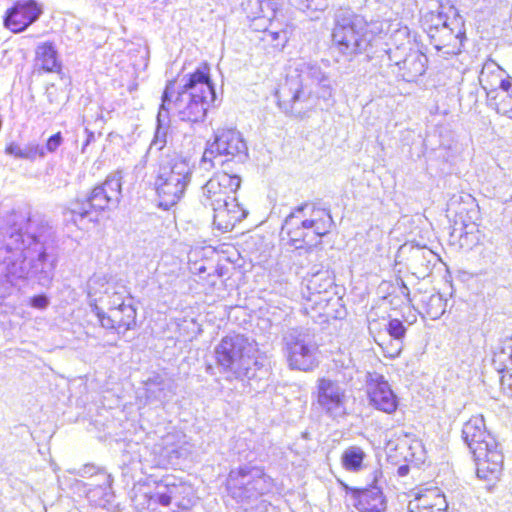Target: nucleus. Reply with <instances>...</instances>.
<instances>
[{
  "mask_svg": "<svg viewBox=\"0 0 512 512\" xmlns=\"http://www.w3.org/2000/svg\"><path fill=\"white\" fill-rule=\"evenodd\" d=\"M295 74H289L276 92L281 110L289 115L302 117L313 109L319 99H332L334 89L330 78L317 64L300 61Z\"/></svg>",
  "mask_w": 512,
  "mask_h": 512,
  "instance_id": "2",
  "label": "nucleus"
},
{
  "mask_svg": "<svg viewBox=\"0 0 512 512\" xmlns=\"http://www.w3.org/2000/svg\"><path fill=\"white\" fill-rule=\"evenodd\" d=\"M506 72L492 59L484 62L479 74V83L485 90L487 101L490 107H494L493 102L500 100L502 92H512V79Z\"/></svg>",
  "mask_w": 512,
  "mask_h": 512,
  "instance_id": "19",
  "label": "nucleus"
},
{
  "mask_svg": "<svg viewBox=\"0 0 512 512\" xmlns=\"http://www.w3.org/2000/svg\"><path fill=\"white\" fill-rule=\"evenodd\" d=\"M170 114L161 106L157 114V128L150 149L162 150L167 144Z\"/></svg>",
  "mask_w": 512,
  "mask_h": 512,
  "instance_id": "32",
  "label": "nucleus"
},
{
  "mask_svg": "<svg viewBox=\"0 0 512 512\" xmlns=\"http://www.w3.org/2000/svg\"><path fill=\"white\" fill-rule=\"evenodd\" d=\"M317 404L328 417L337 419L346 415V389L329 378H320L316 384Z\"/></svg>",
  "mask_w": 512,
  "mask_h": 512,
  "instance_id": "15",
  "label": "nucleus"
},
{
  "mask_svg": "<svg viewBox=\"0 0 512 512\" xmlns=\"http://www.w3.org/2000/svg\"><path fill=\"white\" fill-rule=\"evenodd\" d=\"M52 228L38 215L15 216L0 232V266L7 281L28 277L48 287L55 275L58 257L52 251Z\"/></svg>",
  "mask_w": 512,
  "mask_h": 512,
  "instance_id": "1",
  "label": "nucleus"
},
{
  "mask_svg": "<svg viewBox=\"0 0 512 512\" xmlns=\"http://www.w3.org/2000/svg\"><path fill=\"white\" fill-rule=\"evenodd\" d=\"M409 50H413L411 43L408 40L406 44H401L395 48H389L384 51V56L387 60V65L392 67V70H398L399 66L402 65L405 56L409 53Z\"/></svg>",
  "mask_w": 512,
  "mask_h": 512,
  "instance_id": "34",
  "label": "nucleus"
},
{
  "mask_svg": "<svg viewBox=\"0 0 512 512\" xmlns=\"http://www.w3.org/2000/svg\"><path fill=\"white\" fill-rule=\"evenodd\" d=\"M446 303L440 294H434L429 297L427 303V314L431 319H438L445 312Z\"/></svg>",
  "mask_w": 512,
  "mask_h": 512,
  "instance_id": "36",
  "label": "nucleus"
},
{
  "mask_svg": "<svg viewBox=\"0 0 512 512\" xmlns=\"http://www.w3.org/2000/svg\"><path fill=\"white\" fill-rule=\"evenodd\" d=\"M182 85L175 90V81H168L161 97V107L173 112L181 121L199 123L206 118L210 105L216 99L208 69H196L183 76Z\"/></svg>",
  "mask_w": 512,
  "mask_h": 512,
  "instance_id": "4",
  "label": "nucleus"
},
{
  "mask_svg": "<svg viewBox=\"0 0 512 512\" xmlns=\"http://www.w3.org/2000/svg\"><path fill=\"white\" fill-rule=\"evenodd\" d=\"M43 13L36 0H17L4 16V26L13 33H21L35 23Z\"/></svg>",
  "mask_w": 512,
  "mask_h": 512,
  "instance_id": "20",
  "label": "nucleus"
},
{
  "mask_svg": "<svg viewBox=\"0 0 512 512\" xmlns=\"http://www.w3.org/2000/svg\"><path fill=\"white\" fill-rule=\"evenodd\" d=\"M242 5L253 30H261L265 23L279 13V3L276 0H245Z\"/></svg>",
  "mask_w": 512,
  "mask_h": 512,
  "instance_id": "22",
  "label": "nucleus"
},
{
  "mask_svg": "<svg viewBox=\"0 0 512 512\" xmlns=\"http://www.w3.org/2000/svg\"><path fill=\"white\" fill-rule=\"evenodd\" d=\"M121 181V172L112 173L101 185L96 186L86 199L77 200L71 209L73 220L76 222V217H79L81 220L88 218L89 221H94L96 212L117 205L121 196Z\"/></svg>",
  "mask_w": 512,
  "mask_h": 512,
  "instance_id": "11",
  "label": "nucleus"
},
{
  "mask_svg": "<svg viewBox=\"0 0 512 512\" xmlns=\"http://www.w3.org/2000/svg\"><path fill=\"white\" fill-rule=\"evenodd\" d=\"M211 208L213 210V224L223 232L232 230L236 223L247 215V211L237 203L236 198H231L230 202Z\"/></svg>",
  "mask_w": 512,
  "mask_h": 512,
  "instance_id": "24",
  "label": "nucleus"
},
{
  "mask_svg": "<svg viewBox=\"0 0 512 512\" xmlns=\"http://www.w3.org/2000/svg\"><path fill=\"white\" fill-rule=\"evenodd\" d=\"M477 231V225L474 222L466 223L465 221H461L459 223L458 221H455L451 235L453 237H458L460 240H467L469 236H473Z\"/></svg>",
  "mask_w": 512,
  "mask_h": 512,
  "instance_id": "37",
  "label": "nucleus"
},
{
  "mask_svg": "<svg viewBox=\"0 0 512 512\" xmlns=\"http://www.w3.org/2000/svg\"><path fill=\"white\" fill-rule=\"evenodd\" d=\"M312 8H306L307 10H324L327 6L325 0H310Z\"/></svg>",
  "mask_w": 512,
  "mask_h": 512,
  "instance_id": "49",
  "label": "nucleus"
},
{
  "mask_svg": "<svg viewBox=\"0 0 512 512\" xmlns=\"http://www.w3.org/2000/svg\"><path fill=\"white\" fill-rule=\"evenodd\" d=\"M398 34L399 35H403V36H407L408 32H407V28H405L404 30H399L398 31Z\"/></svg>",
  "mask_w": 512,
  "mask_h": 512,
  "instance_id": "52",
  "label": "nucleus"
},
{
  "mask_svg": "<svg viewBox=\"0 0 512 512\" xmlns=\"http://www.w3.org/2000/svg\"><path fill=\"white\" fill-rule=\"evenodd\" d=\"M366 452L359 446L352 445L347 447L341 454L342 467L351 473H359L366 467Z\"/></svg>",
  "mask_w": 512,
  "mask_h": 512,
  "instance_id": "30",
  "label": "nucleus"
},
{
  "mask_svg": "<svg viewBox=\"0 0 512 512\" xmlns=\"http://www.w3.org/2000/svg\"><path fill=\"white\" fill-rule=\"evenodd\" d=\"M289 1L300 10H305L306 8H312V4H311L310 0H289Z\"/></svg>",
  "mask_w": 512,
  "mask_h": 512,
  "instance_id": "47",
  "label": "nucleus"
},
{
  "mask_svg": "<svg viewBox=\"0 0 512 512\" xmlns=\"http://www.w3.org/2000/svg\"><path fill=\"white\" fill-rule=\"evenodd\" d=\"M146 392L149 397L154 396L155 398H160V392L164 387V379L160 375H154L147 379L146 383Z\"/></svg>",
  "mask_w": 512,
  "mask_h": 512,
  "instance_id": "40",
  "label": "nucleus"
},
{
  "mask_svg": "<svg viewBox=\"0 0 512 512\" xmlns=\"http://www.w3.org/2000/svg\"><path fill=\"white\" fill-rule=\"evenodd\" d=\"M30 305L36 309H45L49 305V298L45 294L35 295L30 299Z\"/></svg>",
  "mask_w": 512,
  "mask_h": 512,
  "instance_id": "45",
  "label": "nucleus"
},
{
  "mask_svg": "<svg viewBox=\"0 0 512 512\" xmlns=\"http://www.w3.org/2000/svg\"><path fill=\"white\" fill-rule=\"evenodd\" d=\"M241 179L237 175H230L226 172L216 173L202 187L201 202L204 206L214 207L230 202L237 189L240 187Z\"/></svg>",
  "mask_w": 512,
  "mask_h": 512,
  "instance_id": "17",
  "label": "nucleus"
},
{
  "mask_svg": "<svg viewBox=\"0 0 512 512\" xmlns=\"http://www.w3.org/2000/svg\"><path fill=\"white\" fill-rule=\"evenodd\" d=\"M368 403L374 409L393 414L399 406V398L385 377L378 373H369L366 380Z\"/></svg>",
  "mask_w": 512,
  "mask_h": 512,
  "instance_id": "18",
  "label": "nucleus"
},
{
  "mask_svg": "<svg viewBox=\"0 0 512 512\" xmlns=\"http://www.w3.org/2000/svg\"><path fill=\"white\" fill-rule=\"evenodd\" d=\"M333 225L330 212L314 204H303L295 208L284 220L282 236L296 249L312 247L320 243Z\"/></svg>",
  "mask_w": 512,
  "mask_h": 512,
  "instance_id": "7",
  "label": "nucleus"
},
{
  "mask_svg": "<svg viewBox=\"0 0 512 512\" xmlns=\"http://www.w3.org/2000/svg\"><path fill=\"white\" fill-rule=\"evenodd\" d=\"M36 63L45 72H60L61 62L52 42H44L37 46Z\"/></svg>",
  "mask_w": 512,
  "mask_h": 512,
  "instance_id": "29",
  "label": "nucleus"
},
{
  "mask_svg": "<svg viewBox=\"0 0 512 512\" xmlns=\"http://www.w3.org/2000/svg\"><path fill=\"white\" fill-rule=\"evenodd\" d=\"M183 435L180 433H168L162 440L160 447V455L163 461L159 464L172 463L173 460L183 457L187 453V449L183 446L185 444L182 439Z\"/></svg>",
  "mask_w": 512,
  "mask_h": 512,
  "instance_id": "28",
  "label": "nucleus"
},
{
  "mask_svg": "<svg viewBox=\"0 0 512 512\" xmlns=\"http://www.w3.org/2000/svg\"><path fill=\"white\" fill-rule=\"evenodd\" d=\"M450 17L444 12V7L439 5L435 10H430L422 16V26L427 34L444 27L451 22Z\"/></svg>",
  "mask_w": 512,
  "mask_h": 512,
  "instance_id": "33",
  "label": "nucleus"
},
{
  "mask_svg": "<svg viewBox=\"0 0 512 512\" xmlns=\"http://www.w3.org/2000/svg\"><path fill=\"white\" fill-rule=\"evenodd\" d=\"M63 137L61 132H57L54 135L50 136L46 142V145L43 146L45 148V154L47 152L54 153L62 144Z\"/></svg>",
  "mask_w": 512,
  "mask_h": 512,
  "instance_id": "43",
  "label": "nucleus"
},
{
  "mask_svg": "<svg viewBox=\"0 0 512 512\" xmlns=\"http://www.w3.org/2000/svg\"><path fill=\"white\" fill-rule=\"evenodd\" d=\"M84 133L86 135V139L82 145L81 152L86 153L88 146L95 141V134L94 132L90 131L89 129H85Z\"/></svg>",
  "mask_w": 512,
  "mask_h": 512,
  "instance_id": "46",
  "label": "nucleus"
},
{
  "mask_svg": "<svg viewBox=\"0 0 512 512\" xmlns=\"http://www.w3.org/2000/svg\"><path fill=\"white\" fill-rule=\"evenodd\" d=\"M405 472H406V467L401 466V467L399 468V474H400V475H404V474H405Z\"/></svg>",
  "mask_w": 512,
  "mask_h": 512,
  "instance_id": "53",
  "label": "nucleus"
},
{
  "mask_svg": "<svg viewBox=\"0 0 512 512\" xmlns=\"http://www.w3.org/2000/svg\"><path fill=\"white\" fill-rule=\"evenodd\" d=\"M386 330L391 338L403 342L406 334V328L399 319H391L386 325Z\"/></svg>",
  "mask_w": 512,
  "mask_h": 512,
  "instance_id": "39",
  "label": "nucleus"
},
{
  "mask_svg": "<svg viewBox=\"0 0 512 512\" xmlns=\"http://www.w3.org/2000/svg\"><path fill=\"white\" fill-rule=\"evenodd\" d=\"M438 260V255L428 248H412L410 265L414 269V274L418 275V277L424 278L428 276Z\"/></svg>",
  "mask_w": 512,
  "mask_h": 512,
  "instance_id": "27",
  "label": "nucleus"
},
{
  "mask_svg": "<svg viewBox=\"0 0 512 512\" xmlns=\"http://www.w3.org/2000/svg\"><path fill=\"white\" fill-rule=\"evenodd\" d=\"M95 473H97V471L95 470L94 466L85 465L80 471V476H82V477L90 476V477L94 478Z\"/></svg>",
  "mask_w": 512,
  "mask_h": 512,
  "instance_id": "48",
  "label": "nucleus"
},
{
  "mask_svg": "<svg viewBox=\"0 0 512 512\" xmlns=\"http://www.w3.org/2000/svg\"><path fill=\"white\" fill-rule=\"evenodd\" d=\"M494 109L497 113L507 116L512 119V92H502L500 94V100L493 102Z\"/></svg>",
  "mask_w": 512,
  "mask_h": 512,
  "instance_id": "38",
  "label": "nucleus"
},
{
  "mask_svg": "<svg viewBox=\"0 0 512 512\" xmlns=\"http://www.w3.org/2000/svg\"><path fill=\"white\" fill-rule=\"evenodd\" d=\"M500 376L501 387L512 396V337L505 338L497 345L492 359Z\"/></svg>",
  "mask_w": 512,
  "mask_h": 512,
  "instance_id": "21",
  "label": "nucleus"
},
{
  "mask_svg": "<svg viewBox=\"0 0 512 512\" xmlns=\"http://www.w3.org/2000/svg\"><path fill=\"white\" fill-rule=\"evenodd\" d=\"M379 345L382 347L384 355L391 359L398 357L403 348V342L393 338L387 343H379Z\"/></svg>",
  "mask_w": 512,
  "mask_h": 512,
  "instance_id": "41",
  "label": "nucleus"
},
{
  "mask_svg": "<svg viewBox=\"0 0 512 512\" xmlns=\"http://www.w3.org/2000/svg\"><path fill=\"white\" fill-rule=\"evenodd\" d=\"M383 478L380 469H375L370 475L371 484L365 488H355L343 484L347 494H350L353 506L358 512H386L387 500L382 488L378 485Z\"/></svg>",
  "mask_w": 512,
  "mask_h": 512,
  "instance_id": "14",
  "label": "nucleus"
},
{
  "mask_svg": "<svg viewBox=\"0 0 512 512\" xmlns=\"http://www.w3.org/2000/svg\"><path fill=\"white\" fill-rule=\"evenodd\" d=\"M449 11L453 14L451 22L427 34L434 48L445 56L460 53L465 38L462 19L457 15V11L452 6L449 7Z\"/></svg>",
  "mask_w": 512,
  "mask_h": 512,
  "instance_id": "16",
  "label": "nucleus"
},
{
  "mask_svg": "<svg viewBox=\"0 0 512 512\" xmlns=\"http://www.w3.org/2000/svg\"><path fill=\"white\" fill-rule=\"evenodd\" d=\"M258 354L257 344L241 334L222 338L214 349L217 367L228 380L255 377L262 367Z\"/></svg>",
  "mask_w": 512,
  "mask_h": 512,
  "instance_id": "8",
  "label": "nucleus"
},
{
  "mask_svg": "<svg viewBox=\"0 0 512 512\" xmlns=\"http://www.w3.org/2000/svg\"><path fill=\"white\" fill-rule=\"evenodd\" d=\"M87 498L95 502L97 505H104L105 502L110 501L111 494L109 496H101L100 489L98 487H88L87 491Z\"/></svg>",
  "mask_w": 512,
  "mask_h": 512,
  "instance_id": "42",
  "label": "nucleus"
},
{
  "mask_svg": "<svg viewBox=\"0 0 512 512\" xmlns=\"http://www.w3.org/2000/svg\"><path fill=\"white\" fill-rule=\"evenodd\" d=\"M387 28L385 21L367 22L362 16L350 11H339L332 30V47L345 61H351L376 46L386 34Z\"/></svg>",
  "mask_w": 512,
  "mask_h": 512,
  "instance_id": "5",
  "label": "nucleus"
},
{
  "mask_svg": "<svg viewBox=\"0 0 512 512\" xmlns=\"http://www.w3.org/2000/svg\"><path fill=\"white\" fill-rule=\"evenodd\" d=\"M89 305L100 325L118 334L136 326V308L130 292L120 283L109 282L105 276L94 274L87 282Z\"/></svg>",
  "mask_w": 512,
  "mask_h": 512,
  "instance_id": "3",
  "label": "nucleus"
},
{
  "mask_svg": "<svg viewBox=\"0 0 512 512\" xmlns=\"http://www.w3.org/2000/svg\"><path fill=\"white\" fill-rule=\"evenodd\" d=\"M445 495L438 488L426 489L409 500L407 512H447Z\"/></svg>",
  "mask_w": 512,
  "mask_h": 512,
  "instance_id": "23",
  "label": "nucleus"
},
{
  "mask_svg": "<svg viewBox=\"0 0 512 512\" xmlns=\"http://www.w3.org/2000/svg\"><path fill=\"white\" fill-rule=\"evenodd\" d=\"M112 478L107 472L97 470L92 482L88 483V487H98L100 489L101 496H109L111 494Z\"/></svg>",
  "mask_w": 512,
  "mask_h": 512,
  "instance_id": "35",
  "label": "nucleus"
},
{
  "mask_svg": "<svg viewBox=\"0 0 512 512\" xmlns=\"http://www.w3.org/2000/svg\"><path fill=\"white\" fill-rule=\"evenodd\" d=\"M284 353L289 367L311 371L319 363V346L315 337L303 329H291L283 337Z\"/></svg>",
  "mask_w": 512,
  "mask_h": 512,
  "instance_id": "13",
  "label": "nucleus"
},
{
  "mask_svg": "<svg viewBox=\"0 0 512 512\" xmlns=\"http://www.w3.org/2000/svg\"><path fill=\"white\" fill-rule=\"evenodd\" d=\"M167 259H168V256H164V257L162 258V261H161V263H160V270H159L160 272H162V271H163V273H165V274H166V273H168L167 271H164V268H165V266H166V264H167Z\"/></svg>",
  "mask_w": 512,
  "mask_h": 512,
  "instance_id": "51",
  "label": "nucleus"
},
{
  "mask_svg": "<svg viewBox=\"0 0 512 512\" xmlns=\"http://www.w3.org/2000/svg\"><path fill=\"white\" fill-rule=\"evenodd\" d=\"M462 438L474 456L478 478L497 480L502 472L504 457L494 437L487 432L484 418L471 417L463 425Z\"/></svg>",
  "mask_w": 512,
  "mask_h": 512,
  "instance_id": "9",
  "label": "nucleus"
},
{
  "mask_svg": "<svg viewBox=\"0 0 512 512\" xmlns=\"http://www.w3.org/2000/svg\"><path fill=\"white\" fill-rule=\"evenodd\" d=\"M427 57L417 49L409 50L402 65L392 72L404 81L412 82L421 76L426 69Z\"/></svg>",
  "mask_w": 512,
  "mask_h": 512,
  "instance_id": "26",
  "label": "nucleus"
},
{
  "mask_svg": "<svg viewBox=\"0 0 512 512\" xmlns=\"http://www.w3.org/2000/svg\"><path fill=\"white\" fill-rule=\"evenodd\" d=\"M5 152L6 154L12 155L16 158L29 161L45 157V148L35 142L27 143L24 146L12 142L6 147Z\"/></svg>",
  "mask_w": 512,
  "mask_h": 512,
  "instance_id": "31",
  "label": "nucleus"
},
{
  "mask_svg": "<svg viewBox=\"0 0 512 512\" xmlns=\"http://www.w3.org/2000/svg\"><path fill=\"white\" fill-rule=\"evenodd\" d=\"M247 145L242 135L233 129L218 131L212 142L207 143L201 167L209 170L228 161L242 162L248 156Z\"/></svg>",
  "mask_w": 512,
  "mask_h": 512,
  "instance_id": "12",
  "label": "nucleus"
},
{
  "mask_svg": "<svg viewBox=\"0 0 512 512\" xmlns=\"http://www.w3.org/2000/svg\"><path fill=\"white\" fill-rule=\"evenodd\" d=\"M178 272H179V262H178L177 259H173L172 260V267L169 270V273L172 274V275L177 276Z\"/></svg>",
  "mask_w": 512,
  "mask_h": 512,
  "instance_id": "50",
  "label": "nucleus"
},
{
  "mask_svg": "<svg viewBox=\"0 0 512 512\" xmlns=\"http://www.w3.org/2000/svg\"><path fill=\"white\" fill-rule=\"evenodd\" d=\"M319 280H321V277H320L319 274H317V275H314L308 281L307 287H308L309 290L312 291V293L320 294L322 291H325L327 289V287L332 284V282L330 280H326L325 284L323 285V287L321 285L318 287V281Z\"/></svg>",
  "mask_w": 512,
  "mask_h": 512,
  "instance_id": "44",
  "label": "nucleus"
},
{
  "mask_svg": "<svg viewBox=\"0 0 512 512\" xmlns=\"http://www.w3.org/2000/svg\"><path fill=\"white\" fill-rule=\"evenodd\" d=\"M262 32L260 40L264 45L270 46L277 51H281L286 46L292 34V26L284 20H280L278 15L272 18L264 27L259 30Z\"/></svg>",
  "mask_w": 512,
  "mask_h": 512,
  "instance_id": "25",
  "label": "nucleus"
},
{
  "mask_svg": "<svg viewBox=\"0 0 512 512\" xmlns=\"http://www.w3.org/2000/svg\"><path fill=\"white\" fill-rule=\"evenodd\" d=\"M274 480L259 466L243 465L232 469L226 479L228 496L244 512H268L263 496L272 492Z\"/></svg>",
  "mask_w": 512,
  "mask_h": 512,
  "instance_id": "6",
  "label": "nucleus"
},
{
  "mask_svg": "<svg viewBox=\"0 0 512 512\" xmlns=\"http://www.w3.org/2000/svg\"><path fill=\"white\" fill-rule=\"evenodd\" d=\"M192 168L189 161L177 154L161 160L154 186L159 207L167 210L183 197L191 180Z\"/></svg>",
  "mask_w": 512,
  "mask_h": 512,
  "instance_id": "10",
  "label": "nucleus"
}]
</instances>
